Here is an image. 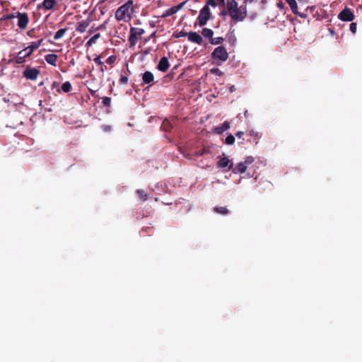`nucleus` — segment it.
I'll use <instances>...</instances> for the list:
<instances>
[{"label": "nucleus", "instance_id": "nucleus-1", "mask_svg": "<svg viewBox=\"0 0 362 362\" xmlns=\"http://www.w3.org/2000/svg\"><path fill=\"white\" fill-rule=\"evenodd\" d=\"M43 41V39H40L38 41L36 42H32L30 45L24 48L23 49L21 50L17 55L13 56L10 55L11 58L8 61V64H21L25 62V59L27 57H29L33 52L38 49L40 46L41 45L42 42Z\"/></svg>", "mask_w": 362, "mask_h": 362}, {"label": "nucleus", "instance_id": "nucleus-2", "mask_svg": "<svg viewBox=\"0 0 362 362\" xmlns=\"http://www.w3.org/2000/svg\"><path fill=\"white\" fill-rule=\"evenodd\" d=\"M227 9L231 18L235 21H241L247 16L246 6L238 7V3L235 0H228Z\"/></svg>", "mask_w": 362, "mask_h": 362}, {"label": "nucleus", "instance_id": "nucleus-3", "mask_svg": "<svg viewBox=\"0 0 362 362\" xmlns=\"http://www.w3.org/2000/svg\"><path fill=\"white\" fill-rule=\"evenodd\" d=\"M134 13L133 1L129 0L119 6L115 12V18L117 21H129Z\"/></svg>", "mask_w": 362, "mask_h": 362}, {"label": "nucleus", "instance_id": "nucleus-4", "mask_svg": "<svg viewBox=\"0 0 362 362\" xmlns=\"http://www.w3.org/2000/svg\"><path fill=\"white\" fill-rule=\"evenodd\" d=\"M228 58V54L226 49L223 46H219L214 49L211 53V59L217 61L216 64L220 65L221 62H225Z\"/></svg>", "mask_w": 362, "mask_h": 362}, {"label": "nucleus", "instance_id": "nucleus-5", "mask_svg": "<svg viewBox=\"0 0 362 362\" xmlns=\"http://www.w3.org/2000/svg\"><path fill=\"white\" fill-rule=\"evenodd\" d=\"M144 33L145 31L143 28L132 27L128 39L130 46H134L138 42L139 37H141Z\"/></svg>", "mask_w": 362, "mask_h": 362}, {"label": "nucleus", "instance_id": "nucleus-6", "mask_svg": "<svg viewBox=\"0 0 362 362\" xmlns=\"http://www.w3.org/2000/svg\"><path fill=\"white\" fill-rule=\"evenodd\" d=\"M210 9L208 6H204L200 11L197 17V23L199 26H204L206 24L210 18Z\"/></svg>", "mask_w": 362, "mask_h": 362}, {"label": "nucleus", "instance_id": "nucleus-7", "mask_svg": "<svg viewBox=\"0 0 362 362\" xmlns=\"http://www.w3.org/2000/svg\"><path fill=\"white\" fill-rule=\"evenodd\" d=\"M40 70L28 66L23 71V75L25 78L34 81L36 80L37 76L40 75Z\"/></svg>", "mask_w": 362, "mask_h": 362}, {"label": "nucleus", "instance_id": "nucleus-8", "mask_svg": "<svg viewBox=\"0 0 362 362\" xmlns=\"http://www.w3.org/2000/svg\"><path fill=\"white\" fill-rule=\"evenodd\" d=\"M16 16L18 18V26L21 29H25L29 22L28 15L26 13L16 12Z\"/></svg>", "mask_w": 362, "mask_h": 362}, {"label": "nucleus", "instance_id": "nucleus-9", "mask_svg": "<svg viewBox=\"0 0 362 362\" xmlns=\"http://www.w3.org/2000/svg\"><path fill=\"white\" fill-rule=\"evenodd\" d=\"M338 18L342 21H352L354 19V14L350 8H346L339 13Z\"/></svg>", "mask_w": 362, "mask_h": 362}, {"label": "nucleus", "instance_id": "nucleus-10", "mask_svg": "<svg viewBox=\"0 0 362 362\" xmlns=\"http://www.w3.org/2000/svg\"><path fill=\"white\" fill-rule=\"evenodd\" d=\"M230 127V122L228 121H225L221 125L214 127L211 131L214 134L220 135L229 129Z\"/></svg>", "mask_w": 362, "mask_h": 362}, {"label": "nucleus", "instance_id": "nucleus-11", "mask_svg": "<svg viewBox=\"0 0 362 362\" xmlns=\"http://www.w3.org/2000/svg\"><path fill=\"white\" fill-rule=\"evenodd\" d=\"M57 5L56 0H44L42 4L37 5V9L51 10Z\"/></svg>", "mask_w": 362, "mask_h": 362}, {"label": "nucleus", "instance_id": "nucleus-12", "mask_svg": "<svg viewBox=\"0 0 362 362\" xmlns=\"http://www.w3.org/2000/svg\"><path fill=\"white\" fill-rule=\"evenodd\" d=\"M91 23V19L87 18L86 20H83L77 23L76 30L78 33H84L87 28L90 25Z\"/></svg>", "mask_w": 362, "mask_h": 362}, {"label": "nucleus", "instance_id": "nucleus-13", "mask_svg": "<svg viewBox=\"0 0 362 362\" xmlns=\"http://www.w3.org/2000/svg\"><path fill=\"white\" fill-rule=\"evenodd\" d=\"M188 40L192 42L197 43V45H202L203 42V39L200 35H199L196 32H189L187 34Z\"/></svg>", "mask_w": 362, "mask_h": 362}, {"label": "nucleus", "instance_id": "nucleus-14", "mask_svg": "<svg viewBox=\"0 0 362 362\" xmlns=\"http://www.w3.org/2000/svg\"><path fill=\"white\" fill-rule=\"evenodd\" d=\"M170 64L168 59L166 57H163L160 59L158 64L157 65V69L162 72H165L169 69Z\"/></svg>", "mask_w": 362, "mask_h": 362}, {"label": "nucleus", "instance_id": "nucleus-15", "mask_svg": "<svg viewBox=\"0 0 362 362\" xmlns=\"http://www.w3.org/2000/svg\"><path fill=\"white\" fill-rule=\"evenodd\" d=\"M154 80V76L149 71H145L142 75V81L144 84H150Z\"/></svg>", "mask_w": 362, "mask_h": 362}, {"label": "nucleus", "instance_id": "nucleus-16", "mask_svg": "<svg viewBox=\"0 0 362 362\" xmlns=\"http://www.w3.org/2000/svg\"><path fill=\"white\" fill-rule=\"evenodd\" d=\"M57 58H58V57L55 54H48L45 56V61L48 64H51V65H52L54 66H57Z\"/></svg>", "mask_w": 362, "mask_h": 362}, {"label": "nucleus", "instance_id": "nucleus-17", "mask_svg": "<svg viewBox=\"0 0 362 362\" xmlns=\"http://www.w3.org/2000/svg\"><path fill=\"white\" fill-rule=\"evenodd\" d=\"M160 128L165 132H169L173 128V124L170 120L165 119L163 120Z\"/></svg>", "mask_w": 362, "mask_h": 362}, {"label": "nucleus", "instance_id": "nucleus-18", "mask_svg": "<svg viewBox=\"0 0 362 362\" xmlns=\"http://www.w3.org/2000/svg\"><path fill=\"white\" fill-rule=\"evenodd\" d=\"M229 163V159L227 157L224 156L218 160L217 165L218 168H224L228 165Z\"/></svg>", "mask_w": 362, "mask_h": 362}, {"label": "nucleus", "instance_id": "nucleus-19", "mask_svg": "<svg viewBox=\"0 0 362 362\" xmlns=\"http://www.w3.org/2000/svg\"><path fill=\"white\" fill-rule=\"evenodd\" d=\"M101 37L100 33H97L91 37L89 40L86 42V46L87 47H91L93 44H95L98 39Z\"/></svg>", "mask_w": 362, "mask_h": 362}, {"label": "nucleus", "instance_id": "nucleus-20", "mask_svg": "<svg viewBox=\"0 0 362 362\" xmlns=\"http://www.w3.org/2000/svg\"><path fill=\"white\" fill-rule=\"evenodd\" d=\"M202 34L204 37L211 40L214 35V31L210 28H205L202 29Z\"/></svg>", "mask_w": 362, "mask_h": 362}, {"label": "nucleus", "instance_id": "nucleus-21", "mask_svg": "<svg viewBox=\"0 0 362 362\" xmlns=\"http://www.w3.org/2000/svg\"><path fill=\"white\" fill-rule=\"evenodd\" d=\"M286 2L289 5L292 12L297 13L298 6L296 0H285Z\"/></svg>", "mask_w": 362, "mask_h": 362}, {"label": "nucleus", "instance_id": "nucleus-22", "mask_svg": "<svg viewBox=\"0 0 362 362\" xmlns=\"http://www.w3.org/2000/svg\"><path fill=\"white\" fill-rule=\"evenodd\" d=\"M247 167L244 163H238V165L233 169L235 173H243L246 171Z\"/></svg>", "mask_w": 362, "mask_h": 362}, {"label": "nucleus", "instance_id": "nucleus-23", "mask_svg": "<svg viewBox=\"0 0 362 362\" xmlns=\"http://www.w3.org/2000/svg\"><path fill=\"white\" fill-rule=\"evenodd\" d=\"M214 211L222 215H226L228 213V210L226 206H216L214 207Z\"/></svg>", "mask_w": 362, "mask_h": 362}, {"label": "nucleus", "instance_id": "nucleus-24", "mask_svg": "<svg viewBox=\"0 0 362 362\" xmlns=\"http://www.w3.org/2000/svg\"><path fill=\"white\" fill-rule=\"evenodd\" d=\"M136 193L138 194V196L143 200L146 201L148 198V195L146 191L144 189H137L136 191Z\"/></svg>", "mask_w": 362, "mask_h": 362}, {"label": "nucleus", "instance_id": "nucleus-25", "mask_svg": "<svg viewBox=\"0 0 362 362\" xmlns=\"http://www.w3.org/2000/svg\"><path fill=\"white\" fill-rule=\"evenodd\" d=\"M66 30H67L66 28L59 29L58 31H57L55 33L54 36V39L55 40L60 39L61 37H62L64 35V34L66 33Z\"/></svg>", "mask_w": 362, "mask_h": 362}, {"label": "nucleus", "instance_id": "nucleus-26", "mask_svg": "<svg viewBox=\"0 0 362 362\" xmlns=\"http://www.w3.org/2000/svg\"><path fill=\"white\" fill-rule=\"evenodd\" d=\"M224 42V38L222 37H213L210 40L211 45H221Z\"/></svg>", "mask_w": 362, "mask_h": 362}, {"label": "nucleus", "instance_id": "nucleus-27", "mask_svg": "<svg viewBox=\"0 0 362 362\" xmlns=\"http://www.w3.org/2000/svg\"><path fill=\"white\" fill-rule=\"evenodd\" d=\"M64 93H69L71 90V84L69 81L64 82L61 87Z\"/></svg>", "mask_w": 362, "mask_h": 362}, {"label": "nucleus", "instance_id": "nucleus-28", "mask_svg": "<svg viewBox=\"0 0 362 362\" xmlns=\"http://www.w3.org/2000/svg\"><path fill=\"white\" fill-rule=\"evenodd\" d=\"M235 140V139L234 136L232 134H229L228 136H227V137L225 139V144H226L228 145H232L234 144Z\"/></svg>", "mask_w": 362, "mask_h": 362}, {"label": "nucleus", "instance_id": "nucleus-29", "mask_svg": "<svg viewBox=\"0 0 362 362\" xmlns=\"http://www.w3.org/2000/svg\"><path fill=\"white\" fill-rule=\"evenodd\" d=\"M175 13H176V10H175V8L173 6V7H171L169 9H168L165 11V13L163 14L162 17L165 18V17L173 15Z\"/></svg>", "mask_w": 362, "mask_h": 362}, {"label": "nucleus", "instance_id": "nucleus-30", "mask_svg": "<svg viewBox=\"0 0 362 362\" xmlns=\"http://www.w3.org/2000/svg\"><path fill=\"white\" fill-rule=\"evenodd\" d=\"M210 73L219 76L223 74V73L218 68H213L210 69Z\"/></svg>", "mask_w": 362, "mask_h": 362}, {"label": "nucleus", "instance_id": "nucleus-31", "mask_svg": "<svg viewBox=\"0 0 362 362\" xmlns=\"http://www.w3.org/2000/svg\"><path fill=\"white\" fill-rule=\"evenodd\" d=\"M103 100V104L105 107H110L111 103V98L109 97H103L102 98Z\"/></svg>", "mask_w": 362, "mask_h": 362}, {"label": "nucleus", "instance_id": "nucleus-32", "mask_svg": "<svg viewBox=\"0 0 362 362\" xmlns=\"http://www.w3.org/2000/svg\"><path fill=\"white\" fill-rule=\"evenodd\" d=\"M116 59L117 57L115 55H112L106 59L105 62L108 64H112L115 62Z\"/></svg>", "mask_w": 362, "mask_h": 362}, {"label": "nucleus", "instance_id": "nucleus-33", "mask_svg": "<svg viewBox=\"0 0 362 362\" xmlns=\"http://www.w3.org/2000/svg\"><path fill=\"white\" fill-rule=\"evenodd\" d=\"M128 77L126 76H122L119 80V84H127L128 83Z\"/></svg>", "mask_w": 362, "mask_h": 362}, {"label": "nucleus", "instance_id": "nucleus-34", "mask_svg": "<svg viewBox=\"0 0 362 362\" xmlns=\"http://www.w3.org/2000/svg\"><path fill=\"white\" fill-rule=\"evenodd\" d=\"M250 137L254 136L253 141L256 144H257L258 143V134L257 133H254L253 131H250Z\"/></svg>", "mask_w": 362, "mask_h": 362}, {"label": "nucleus", "instance_id": "nucleus-35", "mask_svg": "<svg viewBox=\"0 0 362 362\" xmlns=\"http://www.w3.org/2000/svg\"><path fill=\"white\" fill-rule=\"evenodd\" d=\"M349 28L353 33H356L357 29V24L356 23H351L350 24Z\"/></svg>", "mask_w": 362, "mask_h": 362}, {"label": "nucleus", "instance_id": "nucleus-36", "mask_svg": "<svg viewBox=\"0 0 362 362\" xmlns=\"http://www.w3.org/2000/svg\"><path fill=\"white\" fill-rule=\"evenodd\" d=\"M94 62L100 66H103V62L101 61V57L98 56L93 59Z\"/></svg>", "mask_w": 362, "mask_h": 362}, {"label": "nucleus", "instance_id": "nucleus-37", "mask_svg": "<svg viewBox=\"0 0 362 362\" xmlns=\"http://www.w3.org/2000/svg\"><path fill=\"white\" fill-rule=\"evenodd\" d=\"M209 5L213 7H216L217 6V3L216 2L215 0H207L206 6H209Z\"/></svg>", "mask_w": 362, "mask_h": 362}, {"label": "nucleus", "instance_id": "nucleus-38", "mask_svg": "<svg viewBox=\"0 0 362 362\" xmlns=\"http://www.w3.org/2000/svg\"><path fill=\"white\" fill-rule=\"evenodd\" d=\"M14 18H17L16 13H10L6 16H4V19H12Z\"/></svg>", "mask_w": 362, "mask_h": 362}, {"label": "nucleus", "instance_id": "nucleus-39", "mask_svg": "<svg viewBox=\"0 0 362 362\" xmlns=\"http://www.w3.org/2000/svg\"><path fill=\"white\" fill-rule=\"evenodd\" d=\"M267 0H261L259 3V8L264 9L265 8V4H267Z\"/></svg>", "mask_w": 362, "mask_h": 362}, {"label": "nucleus", "instance_id": "nucleus-40", "mask_svg": "<svg viewBox=\"0 0 362 362\" xmlns=\"http://www.w3.org/2000/svg\"><path fill=\"white\" fill-rule=\"evenodd\" d=\"M188 33H186L185 31H180L177 33L175 35L176 37H185L187 36Z\"/></svg>", "mask_w": 362, "mask_h": 362}, {"label": "nucleus", "instance_id": "nucleus-41", "mask_svg": "<svg viewBox=\"0 0 362 362\" xmlns=\"http://www.w3.org/2000/svg\"><path fill=\"white\" fill-rule=\"evenodd\" d=\"M294 14L302 18H305L307 17V14H305L304 13L298 12V11H297V13H294Z\"/></svg>", "mask_w": 362, "mask_h": 362}, {"label": "nucleus", "instance_id": "nucleus-42", "mask_svg": "<svg viewBox=\"0 0 362 362\" xmlns=\"http://www.w3.org/2000/svg\"><path fill=\"white\" fill-rule=\"evenodd\" d=\"M185 2H182L181 4H180L179 5L177 6H174V8H175L176 10V13L180 9L182 8L183 5L185 4Z\"/></svg>", "mask_w": 362, "mask_h": 362}, {"label": "nucleus", "instance_id": "nucleus-43", "mask_svg": "<svg viewBox=\"0 0 362 362\" xmlns=\"http://www.w3.org/2000/svg\"><path fill=\"white\" fill-rule=\"evenodd\" d=\"M276 6L281 10L284 8V4L281 0L277 3Z\"/></svg>", "mask_w": 362, "mask_h": 362}, {"label": "nucleus", "instance_id": "nucleus-44", "mask_svg": "<svg viewBox=\"0 0 362 362\" xmlns=\"http://www.w3.org/2000/svg\"><path fill=\"white\" fill-rule=\"evenodd\" d=\"M205 153V150L204 149H202V150H199L198 151L196 154L197 156H203L204 154Z\"/></svg>", "mask_w": 362, "mask_h": 362}, {"label": "nucleus", "instance_id": "nucleus-45", "mask_svg": "<svg viewBox=\"0 0 362 362\" xmlns=\"http://www.w3.org/2000/svg\"><path fill=\"white\" fill-rule=\"evenodd\" d=\"M243 134H244V132H238L235 134V136H236L238 139H240Z\"/></svg>", "mask_w": 362, "mask_h": 362}, {"label": "nucleus", "instance_id": "nucleus-46", "mask_svg": "<svg viewBox=\"0 0 362 362\" xmlns=\"http://www.w3.org/2000/svg\"><path fill=\"white\" fill-rule=\"evenodd\" d=\"M107 69V66L103 64V66H100V71L104 72Z\"/></svg>", "mask_w": 362, "mask_h": 362}, {"label": "nucleus", "instance_id": "nucleus-47", "mask_svg": "<svg viewBox=\"0 0 362 362\" xmlns=\"http://www.w3.org/2000/svg\"><path fill=\"white\" fill-rule=\"evenodd\" d=\"M218 1V4L220 6H225V0H217Z\"/></svg>", "mask_w": 362, "mask_h": 362}, {"label": "nucleus", "instance_id": "nucleus-48", "mask_svg": "<svg viewBox=\"0 0 362 362\" xmlns=\"http://www.w3.org/2000/svg\"><path fill=\"white\" fill-rule=\"evenodd\" d=\"M103 28H105V25H100V26L96 28L95 30H99L103 29Z\"/></svg>", "mask_w": 362, "mask_h": 362}, {"label": "nucleus", "instance_id": "nucleus-49", "mask_svg": "<svg viewBox=\"0 0 362 362\" xmlns=\"http://www.w3.org/2000/svg\"><path fill=\"white\" fill-rule=\"evenodd\" d=\"M257 3V0H250V4H253L254 5Z\"/></svg>", "mask_w": 362, "mask_h": 362}, {"label": "nucleus", "instance_id": "nucleus-50", "mask_svg": "<svg viewBox=\"0 0 362 362\" xmlns=\"http://www.w3.org/2000/svg\"><path fill=\"white\" fill-rule=\"evenodd\" d=\"M93 28H91V29H90V30H88V33H89V35L92 34V33H93Z\"/></svg>", "mask_w": 362, "mask_h": 362}, {"label": "nucleus", "instance_id": "nucleus-51", "mask_svg": "<svg viewBox=\"0 0 362 362\" xmlns=\"http://www.w3.org/2000/svg\"><path fill=\"white\" fill-rule=\"evenodd\" d=\"M148 229H149V228H143V230H144V231H146V232H148Z\"/></svg>", "mask_w": 362, "mask_h": 362}, {"label": "nucleus", "instance_id": "nucleus-52", "mask_svg": "<svg viewBox=\"0 0 362 362\" xmlns=\"http://www.w3.org/2000/svg\"><path fill=\"white\" fill-rule=\"evenodd\" d=\"M250 163H252L253 162V158L251 156H250Z\"/></svg>", "mask_w": 362, "mask_h": 362}]
</instances>
